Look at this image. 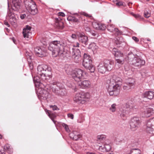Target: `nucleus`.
Wrapping results in <instances>:
<instances>
[{"instance_id": "obj_1", "label": "nucleus", "mask_w": 154, "mask_h": 154, "mask_svg": "<svg viewBox=\"0 0 154 154\" xmlns=\"http://www.w3.org/2000/svg\"><path fill=\"white\" fill-rule=\"evenodd\" d=\"M66 45L65 42L54 41L50 43L48 49L52 51L53 57L59 56L60 58L63 59L66 56L65 51V48Z\"/></svg>"}, {"instance_id": "obj_2", "label": "nucleus", "mask_w": 154, "mask_h": 154, "mask_svg": "<svg viewBox=\"0 0 154 154\" xmlns=\"http://www.w3.org/2000/svg\"><path fill=\"white\" fill-rule=\"evenodd\" d=\"M37 69V74L43 81L46 82L51 78V69L48 65L44 64L39 65Z\"/></svg>"}, {"instance_id": "obj_3", "label": "nucleus", "mask_w": 154, "mask_h": 154, "mask_svg": "<svg viewBox=\"0 0 154 154\" xmlns=\"http://www.w3.org/2000/svg\"><path fill=\"white\" fill-rule=\"evenodd\" d=\"M13 5L12 9H9L8 12L7 17H8L9 20L11 24L13 25H16L17 19L15 17V15L12 12V10L18 11L20 8L21 6V0H13L12 1Z\"/></svg>"}, {"instance_id": "obj_4", "label": "nucleus", "mask_w": 154, "mask_h": 154, "mask_svg": "<svg viewBox=\"0 0 154 154\" xmlns=\"http://www.w3.org/2000/svg\"><path fill=\"white\" fill-rule=\"evenodd\" d=\"M127 58L128 63L137 67H140L145 63L144 60L140 59L138 56L134 55L132 53L128 54Z\"/></svg>"}, {"instance_id": "obj_5", "label": "nucleus", "mask_w": 154, "mask_h": 154, "mask_svg": "<svg viewBox=\"0 0 154 154\" xmlns=\"http://www.w3.org/2000/svg\"><path fill=\"white\" fill-rule=\"evenodd\" d=\"M90 95L88 92H80L76 94L73 98L74 101L79 104H83L89 98Z\"/></svg>"}, {"instance_id": "obj_6", "label": "nucleus", "mask_w": 154, "mask_h": 154, "mask_svg": "<svg viewBox=\"0 0 154 154\" xmlns=\"http://www.w3.org/2000/svg\"><path fill=\"white\" fill-rule=\"evenodd\" d=\"M92 61L90 56L87 54H84L82 62L83 66L86 69L90 70L91 73L95 71V68L92 64Z\"/></svg>"}, {"instance_id": "obj_7", "label": "nucleus", "mask_w": 154, "mask_h": 154, "mask_svg": "<svg viewBox=\"0 0 154 154\" xmlns=\"http://www.w3.org/2000/svg\"><path fill=\"white\" fill-rule=\"evenodd\" d=\"M25 7L28 11L32 15L36 14L37 9L35 3L32 0H24Z\"/></svg>"}, {"instance_id": "obj_8", "label": "nucleus", "mask_w": 154, "mask_h": 154, "mask_svg": "<svg viewBox=\"0 0 154 154\" xmlns=\"http://www.w3.org/2000/svg\"><path fill=\"white\" fill-rule=\"evenodd\" d=\"M86 74L83 70L77 69L72 71L71 75L72 78L77 82H79L84 78Z\"/></svg>"}, {"instance_id": "obj_9", "label": "nucleus", "mask_w": 154, "mask_h": 154, "mask_svg": "<svg viewBox=\"0 0 154 154\" xmlns=\"http://www.w3.org/2000/svg\"><path fill=\"white\" fill-rule=\"evenodd\" d=\"M59 83H54L51 86L52 91L56 95L61 97L65 96L67 94L66 90L60 87Z\"/></svg>"}, {"instance_id": "obj_10", "label": "nucleus", "mask_w": 154, "mask_h": 154, "mask_svg": "<svg viewBox=\"0 0 154 154\" xmlns=\"http://www.w3.org/2000/svg\"><path fill=\"white\" fill-rule=\"evenodd\" d=\"M142 121L141 118L135 116L131 119L130 122V129L135 131L140 127Z\"/></svg>"}, {"instance_id": "obj_11", "label": "nucleus", "mask_w": 154, "mask_h": 154, "mask_svg": "<svg viewBox=\"0 0 154 154\" xmlns=\"http://www.w3.org/2000/svg\"><path fill=\"white\" fill-rule=\"evenodd\" d=\"M120 86L119 84H116L113 86L109 85L108 91L110 96H117L119 93Z\"/></svg>"}, {"instance_id": "obj_12", "label": "nucleus", "mask_w": 154, "mask_h": 154, "mask_svg": "<svg viewBox=\"0 0 154 154\" xmlns=\"http://www.w3.org/2000/svg\"><path fill=\"white\" fill-rule=\"evenodd\" d=\"M146 126L147 132L154 134V118L147 120L146 123Z\"/></svg>"}, {"instance_id": "obj_13", "label": "nucleus", "mask_w": 154, "mask_h": 154, "mask_svg": "<svg viewBox=\"0 0 154 154\" xmlns=\"http://www.w3.org/2000/svg\"><path fill=\"white\" fill-rule=\"evenodd\" d=\"M154 113V105L146 108L141 114L142 117L148 118L150 117Z\"/></svg>"}, {"instance_id": "obj_14", "label": "nucleus", "mask_w": 154, "mask_h": 154, "mask_svg": "<svg viewBox=\"0 0 154 154\" xmlns=\"http://www.w3.org/2000/svg\"><path fill=\"white\" fill-rule=\"evenodd\" d=\"M79 42L82 43L84 47L87 45L88 44V39L87 36L83 33L78 32L77 33Z\"/></svg>"}, {"instance_id": "obj_15", "label": "nucleus", "mask_w": 154, "mask_h": 154, "mask_svg": "<svg viewBox=\"0 0 154 154\" xmlns=\"http://www.w3.org/2000/svg\"><path fill=\"white\" fill-rule=\"evenodd\" d=\"M38 98L41 99H46L48 97V92L43 88H38L37 90Z\"/></svg>"}, {"instance_id": "obj_16", "label": "nucleus", "mask_w": 154, "mask_h": 154, "mask_svg": "<svg viewBox=\"0 0 154 154\" xmlns=\"http://www.w3.org/2000/svg\"><path fill=\"white\" fill-rule=\"evenodd\" d=\"M34 49L35 53L37 56L42 57L45 55L46 51L44 47H37Z\"/></svg>"}, {"instance_id": "obj_17", "label": "nucleus", "mask_w": 154, "mask_h": 154, "mask_svg": "<svg viewBox=\"0 0 154 154\" xmlns=\"http://www.w3.org/2000/svg\"><path fill=\"white\" fill-rule=\"evenodd\" d=\"M128 103H126V106L127 108L124 107L122 109H120L119 111V113L122 118L124 119L129 113L128 109L129 108L131 109V106L128 105Z\"/></svg>"}, {"instance_id": "obj_18", "label": "nucleus", "mask_w": 154, "mask_h": 154, "mask_svg": "<svg viewBox=\"0 0 154 154\" xmlns=\"http://www.w3.org/2000/svg\"><path fill=\"white\" fill-rule=\"evenodd\" d=\"M134 86V80L131 79H129L126 83L123 86V89L125 91H127L131 89V88H133Z\"/></svg>"}, {"instance_id": "obj_19", "label": "nucleus", "mask_w": 154, "mask_h": 154, "mask_svg": "<svg viewBox=\"0 0 154 154\" xmlns=\"http://www.w3.org/2000/svg\"><path fill=\"white\" fill-rule=\"evenodd\" d=\"M32 27L29 25H26L23 29V34L24 38H29L31 35V32Z\"/></svg>"}, {"instance_id": "obj_20", "label": "nucleus", "mask_w": 154, "mask_h": 154, "mask_svg": "<svg viewBox=\"0 0 154 154\" xmlns=\"http://www.w3.org/2000/svg\"><path fill=\"white\" fill-rule=\"evenodd\" d=\"M143 98H146L148 99L151 100L154 97V91H146L142 95Z\"/></svg>"}, {"instance_id": "obj_21", "label": "nucleus", "mask_w": 154, "mask_h": 154, "mask_svg": "<svg viewBox=\"0 0 154 154\" xmlns=\"http://www.w3.org/2000/svg\"><path fill=\"white\" fill-rule=\"evenodd\" d=\"M91 84V82L88 80H84L79 83V85L83 88H89Z\"/></svg>"}, {"instance_id": "obj_22", "label": "nucleus", "mask_w": 154, "mask_h": 154, "mask_svg": "<svg viewBox=\"0 0 154 154\" xmlns=\"http://www.w3.org/2000/svg\"><path fill=\"white\" fill-rule=\"evenodd\" d=\"M79 133L76 131H74L69 134V137L73 140H76L81 137Z\"/></svg>"}, {"instance_id": "obj_23", "label": "nucleus", "mask_w": 154, "mask_h": 154, "mask_svg": "<svg viewBox=\"0 0 154 154\" xmlns=\"http://www.w3.org/2000/svg\"><path fill=\"white\" fill-rule=\"evenodd\" d=\"M98 71L102 73L105 72L106 71V67L105 64L104 62H101L97 66Z\"/></svg>"}, {"instance_id": "obj_24", "label": "nucleus", "mask_w": 154, "mask_h": 154, "mask_svg": "<svg viewBox=\"0 0 154 154\" xmlns=\"http://www.w3.org/2000/svg\"><path fill=\"white\" fill-rule=\"evenodd\" d=\"M112 54L116 58L123 57V54L117 49L114 48L112 50Z\"/></svg>"}, {"instance_id": "obj_25", "label": "nucleus", "mask_w": 154, "mask_h": 154, "mask_svg": "<svg viewBox=\"0 0 154 154\" xmlns=\"http://www.w3.org/2000/svg\"><path fill=\"white\" fill-rule=\"evenodd\" d=\"M45 111L46 114H48L49 117L51 119L54 123L56 124V121H54V119L56 117V114L48 110H45Z\"/></svg>"}, {"instance_id": "obj_26", "label": "nucleus", "mask_w": 154, "mask_h": 154, "mask_svg": "<svg viewBox=\"0 0 154 154\" xmlns=\"http://www.w3.org/2000/svg\"><path fill=\"white\" fill-rule=\"evenodd\" d=\"M113 62L112 61L106 60V70L111 71L113 67Z\"/></svg>"}, {"instance_id": "obj_27", "label": "nucleus", "mask_w": 154, "mask_h": 154, "mask_svg": "<svg viewBox=\"0 0 154 154\" xmlns=\"http://www.w3.org/2000/svg\"><path fill=\"white\" fill-rule=\"evenodd\" d=\"M113 80H114L115 81V85L116 84H119L120 88L122 82V79L119 77L116 78L115 79H111L109 80L110 85H111V84H112L113 85H114V84L112 83V81Z\"/></svg>"}, {"instance_id": "obj_28", "label": "nucleus", "mask_w": 154, "mask_h": 154, "mask_svg": "<svg viewBox=\"0 0 154 154\" xmlns=\"http://www.w3.org/2000/svg\"><path fill=\"white\" fill-rule=\"evenodd\" d=\"M100 23H99L95 22H93L92 23V25L94 28L97 30H103L104 28L103 27V28L100 27Z\"/></svg>"}, {"instance_id": "obj_29", "label": "nucleus", "mask_w": 154, "mask_h": 154, "mask_svg": "<svg viewBox=\"0 0 154 154\" xmlns=\"http://www.w3.org/2000/svg\"><path fill=\"white\" fill-rule=\"evenodd\" d=\"M72 57H74L77 55H81V52L80 50L78 49H72Z\"/></svg>"}, {"instance_id": "obj_30", "label": "nucleus", "mask_w": 154, "mask_h": 154, "mask_svg": "<svg viewBox=\"0 0 154 154\" xmlns=\"http://www.w3.org/2000/svg\"><path fill=\"white\" fill-rule=\"evenodd\" d=\"M55 24L58 29H62L63 28V23L61 21L57 20Z\"/></svg>"}, {"instance_id": "obj_31", "label": "nucleus", "mask_w": 154, "mask_h": 154, "mask_svg": "<svg viewBox=\"0 0 154 154\" xmlns=\"http://www.w3.org/2000/svg\"><path fill=\"white\" fill-rule=\"evenodd\" d=\"M34 82L35 83L36 85L40 86L41 84L40 83V77L38 76L35 77L33 78Z\"/></svg>"}, {"instance_id": "obj_32", "label": "nucleus", "mask_w": 154, "mask_h": 154, "mask_svg": "<svg viewBox=\"0 0 154 154\" xmlns=\"http://www.w3.org/2000/svg\"><path fill=\"white\" fill-rule=\"evenodd\" d=\"M141 151L138 149H131L129 154H140Z\"/></svg>"}, {"instance_id": "obj_33", "label": "nucleus", "mask_w": 154, "mask_h": 154, "mask_svg": "<svg viewBox=\"0 0 154 154\" xmlns=\"http://www.w3.org/2000/svg\"><path fill=\"white\" fill-rule=\"evenodd\" d=\"M115 43L117 45H120L124 43V41L122 37H118L116 38Z\"/></svg>"}, {"instance_id": "obj_34", "label": "nucleus", "mask_w": 154, "mask_h": 154, "mask_svg": "<svg viewBox=\"0 0 154 154\" xmlns=\"http://www.w3.org/2000/svg\"><path fill=\"white\" fill-rule=\"evenodd\" d=\"M124 62V58L123 57H121L119 58H116V64H117V63L120 64H123Z\"/></svg>"}, {"instance_id": "obj_35", "label": "nucleus", "mask_w": 154, "mask_h": 154, "mask_svg": "<svg viewBox=\"0 0 154 154\" xmlns=\"http://www.w3.org/2000/svg\"><path fill=\"white\" fill-rule=\"evenodd\" d=\"M97 141H100L101 142L105 140L106 139L105 135H98L97 137Z\"/></svg>"}, {"instance_id": "obj_36", "label": "nucleus", "mask_w": 154, "mask_h": 154, "mask_svg": "<svg viewBox=\"0 0 154 154\" xmlns=\"http://www.w3.org/2000/svg\"><path fill=\"white\" fill-rule=\"evenodd\" d=\"M116 106V103H113L112 104L109 108L110 111L112 112H116L117 109Z\"/></svg>"}, {"instance_id": "obj_37", "label": "nucleus", "mask_w": 154, "mask_h": 154, "mask_svg": "<svg viewBox=\"0 0 154 154\" xmlns=\"http://www.w3.org/2000/svg\"><path fill=\"white\" fill-rule=\"evenodd\" d=\"M72 58L74 59V61L76 63H78L81 61V55L74 56V57H72Z\"/></svg>"}, {"instance_id": "obj_38", "label": "nucleus", "mask_w": 154, "mask_h": 154, "mask_svg": "<svg viewBox=\"0 0 154 154\" xmlns=\"http://www.w3.org/2000/svg\"><path fill=\"white\" fill-rule=\"evenodd\" d=\"M106 28H107L108 30L111 32H113L116 29L113 25L111 24L108 25Z\"/></svg>"}, {"instance_id": "obj_39", "label": "nucleus", "mask_w": 154, "mask_h": 154, "mask_svg": "<svg viewBox=\"0 0 154 154\" xmlns=\"http://www.w3.org/2000/svg\"><path fill=\"white\" fill-rule=\"evenodd\" d=\"M88 48L89 49H92V50L96 49L97 48V47L96 46V44L94 43H92L91 44H90L88 47Z\"/></svg>"}, {"instance_id": "obj_40", "label": "nucleus", "mask_w": 154, "mask_h": 154, "mask_svg": "<svg viewBox=\"0 0 154 154\" xmlns=\"http://www.w3.org/2000/svg\"><path fill=\"white\" fill-rule=\"evenodd\" d=\"M108 144L106 143V152L109 151L111 149L112 143L107 141Z\"/></svg>"}, {"instance_id": "obj_41", "label": "nucleus", "mask_w": 154, "mask_h": 154, "mask_svg": "<svg viewBox=\"0 0 154 154\" xmlns=\"http://www.w3.org/2000/svg\"><path fill=\"white\" fill-rule=\"evenodd\" d=\"M11 150L10 146L8 144H6L4 147V152L8 151L9 152H11Z\"/></svg>"}, {"instance_id": "obj_42", "label": "nucleus", "mask_w": 154, "mask_h": 154, "mask_svg": "<svg viewBox=\"0 0 154 154\" xmlns=\"http://www.w3.org/2000/svg\"><path fill=\"white\" fill-rule=\"evenodd\" d=\"M90 33L91 34V35L93 36V38H96L99 36L98 34L95 31H91Z\"/></svg>"}, {"instance_id": "obj_43", "label": "nucleus", "mask_w": 154, "mask_h": 154, "mask_svg": "<svg viewBox=\"0 0 154 154\" xmlns=\"http://www.w3.org/2000/svg\"><path fill=\"white\" fill-rule=\"evenodd\" d=\"M144 16L146 18H148L150 16L151 14L149 12L147 11H145L144 13Z\"/></svg>"}, {"instance_id": "obj_44", "label": "nucleus", "mask_w": 154, "mask_h": 154, "mask_svg": "<svg viewBox=\"0 0 154 154\" xmlns=\"http://www.w3.org/2000/svg\"><path fill=\"white\" fill-rule=\"evenodd\" d=\"M62 126L65 129L66 131H67V132H69V131L70 130L69 129L68 126L65 123H63L62 124Z\"/></svg>"}, {"instance_id": "obj_45", "label": "nucleus", "mask_w": 154, "mask_h": 154, "mask_svg": "<svg viewBox=\"0 0 154 154\" xmlns=\"http://www.w3.org/2000/svg\"><path fill=\"white\" fill-rule=\"evenodd\" d=\"M50 107L53 110H59V109L57 107L54 105H50Z\"/></svg>"}, {"instance_id": "obj_46", "label": "nucleus", "mask_w": 154, "mask_h": 154, "mask_svg": "<svg viewBox=\"0 0 154 154\" xmlns=\"http://www.w3.org/2000/svg\"><path fill=\"white\" fill-rule=\"evenodd\" d=\"M114 31L115 32L116 34L117 35H120L122 34V32L117 29H115Z\"/></svg>"}, {"instance_id": "obj_47", "label": "nucleus", "mask_w": 154, "mask_h": 154, "mask_svg": "<svg viewBox=\"0 0 154 154\" xmlns=\"http://www.w3.org/2000/svg\"><path fill=\"white\" fill-rule=\"evenodd\" d=\"M133 15L137 19H142V18L141 17V16L138 14H133Z\"/></svg>"}, {"instance_id": "obj_48", "label": "nucleus", "mask_w": 154, "mask_h": 154, "mask_svg": "<svg viewBox=\"0 0 154 154\" xmlns=\"http://www.w3.org/2000/svg\"><path fill=\"white\" fill-rule=\"evenodd\" d=\"M71 19L70 20H71L75 22H79V20L77 18H76L75 17L73 16L70 17Z\"/></svg>"}, {"instance_id": "obj_49", "label": "nucleus", "mask_w": 154, "mask_h": 154, "mask_svg": "<svg viewBox=\"0 0 154 154\" xmlns=\"http://www.w3.org/2000/svg\"><path fill=\"white\" fill-rule=\"evenodd\" d=\"M66 85L69 87L71 88H74L75 87V86H74L73 85H72V84H70L69 82H68L66 83Z\"/></svg>"}, {"instance_id": "obj_50", "label": "nucleus", "mask_w": 154, "mask_h": 154, "mask_svg": "<svg viewBox=\"0 0 154 154\" xmlns=\"http://www.w3.org/2000/svg\"><path fill=\"white\" fill-rule=\"evenodd\" d=\"M117 6H121L123 5V2L122 1L118 2L116 4Z\"/></svg>"}, {"instance_id": "obj_51", "label": "nucleus", "mask_w": 154, "mask_h": 154, "mask_svg": "<svg viewBox=\"0 0 154 154\" xmlns=\"http://www.w3.org/2000/svg\"><path fill=\"white\" fill-rule=\"evenodd\" d=\"M68 117L71 119H73L74 118L73 115L71 113H69L67 115Z\"/></svg>"}, {"instance_id": "obj_52", "label": "nucleus", "mask_w": 154, "mask_h": 154, "mask_svg": "<svg viewBox=\"0 0 154 154\" xmlns=\"http://www.w3.org/2000/svg\"><path fill=\"white\" fill-rule=\"evenodd\" d=\"M132 39L136 42H138L139 41L138 38L135 36H133L132 37Z\"/></svg>"}, {"instance_id": "obj_53", "label": "nucleus", "mask_w": 154, "mask_h": 154, "mask_svg": "<svg viewBox=\"0 0 154 154\" xmlns=\"http://www.w3.org/2000/svg\"><path fill=\"white\" fill-rule=\"evenodd\" d=\"M59 16L62 17H64L65 16V14L63 12H59L58 13Z\"/></svg>"}, {"instance_id": "obj_54", "label": "nucleus", "mask_w": 154, "mask_h": 154, "mask_svg": "<svg viewBox=\"0 0 154 154\" xmlns=\"http://www.w3.org/2000/svg\"><path fill=\"white\" fill-rule=\"evenodd\" d=\"M82 14L84 16L88 17H91V16L89 15L88 14L85 12H83Z\"/></svg>"}, {"instance_id": "obj_55", "label": "nucleus", "mask_w": 154, "mask_h": 154, "mask_svg": "<svg viewBox=\"0 0 154 154\" xmlns=\"http://www.w3.org/2000/svg\"><path fill=\"white\" fill-rule=\"evenodd\" d=\"M100 28H103V27L104 28V29L103 30H105L106 27V26L104 24H100Z\"/></svg>"}, {"instance_id": "obj_56", "label": "nucleus", "mask_w": 154, "mask_h": 154, "mask_svg": "<svg viewBox=\"0 0 154 154\" xmlns=\"http://www.w3.org/2000/svg\"><path fill=\"white\" fill-rule=\"evenodd\" d=\"M85 30L87 32H90L91 29L90 28L88 27H86L85 28Z\"/></svg>"}, {"instance_id": "obj_57", "label": "nucleus", "mask_w": 154, "mask_h": 154, "mask_svg": "<svg viewBox=\"0 0 154 154\" xmlns=\"http://www.w3.org/2000/svg\"><path fill=\"white\" fill-rule=\"evenodd\" d=\"M26 15L25 14H21L20 16L21 18L22 19H24L26 17Z\"/></svg>"}, {"instance_id": "obj_58", "label": "nucleus", "mask_w": 154, "mask_h": 154, "mask_svg": "<svg viewBox=\"0 0 154 154\" xmlns=\"http://www.w3.org/2000/svg\"><path fill=\"white\" fill-rule=\"evenodd\" d=\"M71 37L73 39H76L77 38V35L75 34H72Z\"/></svg>"}, {"instance_id": "obj_59", "label": "nucleus", "mask_w": 154, "mask_h": 154, "mask_svg": "<svg viewBox=\"0 0 154 154\" xmlns=\"http://www.w3.org/2000/svg\"><path fill=\"white\" fill-rule=\"evenodd\" d=\"M4 24L7 26L8 27H9L10 25L6 21H5L4 22Z\"/></svg>"}, {"instance_id": "obj_60", "label": "nucleus", "mask_w": 154, "mask_h": 154, "mask_svg": "<svg viewBox=\"0 0 154 154\" xmlns=\"http://www.w3.org/2000/svg\"><path fill=\"white\" fill-rule=\"evenodd\" d=\"M29 66L30 69H33V66L32 63H29Z\"/></svg>"}, {"instance_id": "obj_61", "label": "nucleus", "mask_w": 154, "mask_h": 154, "mask_svg": "<svg viewBox=\"0 0 154 154\" xmlns=\"http://www.w3.org/2000/svg\"><path fill=\"white\" fill-rule=\"evenodd\" d=\"M79 43L78 42H77L75 45V46L76 47H79Z\"/></svg>"}, {"instance_id": "obj_62", "label": "nucleus", "mask_w": 154, "mask_h": 154, "mask_svg": "<svg viewBox=\"0 0 154 154\" xmlns=\"http://www.w3.org/2000/svg\"><path fill=\"white\" fill-rule=\"evenodd\" d=\"M106 154H114L112 151H111L110 152H108V153H106Z\"/></svg>"}, {"instance_id": "obj_63", "label": "nucleus", "mask_w": 154, "mask_h": 154, "mask_svg": "<svg viewBox=\"0 0 154 154\" xmlns=\"http://www.w3.org/2000/svg\"><path fill=\"white\" fill-rule=\"evenodd\" d=\"M0 154H5L4 152H2L0 150Z\"/></svg>"}, {"instance_id": "obj_64", "label": "nucleus", "mask_w": 154, "mask_h": 154, "mask_svg": "<svg viewBox=\"0 0 154 154\" xmlns=\"http://www.w3.org/2000/svg\"><path fill=\"white\" fill-rule=\"evenodd\" d=\"M87 154H95L94 153L92 152H88L87 153Z\"/></svg>"}]
</instances>
